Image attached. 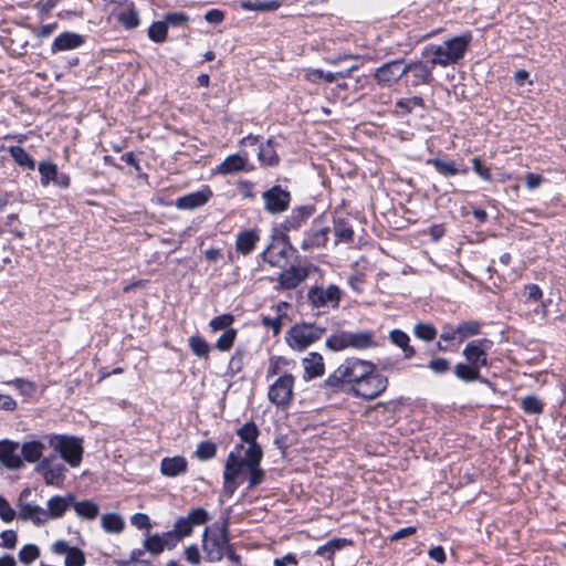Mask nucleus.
<instances>
[{
	"label": "nucleus",
	"instance_id": "6e6d98bb",
	"mask_svg": "<svg viewBox=\"0 0 566 566\" xmlns=\"http://www.w3.org/2000/svg\"><path fill=\"white\" fill-rule=\"evenodd\" d=\"M164 21L167 23V28L170 27H182L187 24L189 18L184 12H171L164 17Z\"/></svg>",
	"mask_w": 566,
	"mask_h": 566
},
{
	"label": "nucleus",
	"instance_id": "4be33fe9",
	"mask_svg": "<svg viewBox=\"0 0 566 566\" xmlns=\"http://www.w3.org/2000/svg\"><path fill=\"white\" fill-rule=\"evenodd\" d=\"M211 192L208 191H196L176 200V207L182 210H191L203 206L210 197Z\"/></svg>",
	"mask_w": 566,
	"mask_h": 566
},
{
	"label": "nucleus",
	"instance_id": "bb28decb",
	"mask_svg": "<svg viewBox=\"0 0 566 566\" xmlns=\"http://www.w3.org/2000/svg\"><path fill=\"white\" fill-rule=\"evenodd\" d=\"M259 240L255 230H245L238 234L235 241V250L243 255L250 254Z\"/></svg>",
	"mask_w": 566,
	"mask_h": 566
},
{
	"label": "nucleus",
	"instance_id": "20e7f679",
	"mask_svg": "<svg viewBox=\"0 0 566 566\" xmlns=\"http://www.w3.org/2000/svg\"><path fill=\"white\" fill-rule=\"evenodd\" d=\"M229 545L227 525L217 528L206 527L202 534V551L209 563H217L222 559Z\"/></svg>",
	"mask_w": 566,
	"mask_h": 566
},
{
	"label": "nucleus",
	"instance_id": "5701e85b",
	"mask_svg": "<svg viewBox=\"0 0 566 566\" xmlns=\"http://www.w3.org/2000/svg\"><path fill=\"white\" fill-rule=\"evenodd\" d=\"M287 248L285 244L277 242L272 243L263 253L262 258L272 266H283V261H286Z\"/></svg>",
	"mask_w": 566,
	"mask_h": 566
},
{
	"label": "nucleus",
	"instance_id": "f704fd0d",
	"mask_svg": "<svg viewBox=\"0 0 566 566\" xmlns=\"http://www.w3.org/2000/svg\"><path fill=\"white\" fill-rule=\"evenodd\" d=\"M258 156L264 166L276 165L279 163V156L275 151L274 140L269 139L266 144L261 145Z\"/></svg>",
	"mask_w": 566,
	"mask_h": 566
},
{
	"label": "nucleus",
	"instance_id": "6e6552de",
	"mask_svg": "<svg viewBox=\"0 0 566 566\" xmlns=\"http://www.w3.org/2000/svg\"><path fill=\"white\" fill-rule=\"evenodd\" d=\"M407 73L406 61L403 59H397L377 67L374 72V78L379 86L391 87Z\"/></svg>",
	"mask_w": 566,
	"mask_h": 566
},
{
	"label": "nucleus",
	"instance_id": "5fc2aeb1",
	"mask_svg": "<svg viewBox=\"0 0 566 566\" xmlns=\"http://www.w3.org/2000/svg\"><path fill=\"white\" fill-rule=\"evenodd\" d=\"M261 322L263 326L271 328L274 335H277L283 325V314H276L274 317L262 315Z\"/></svg>",
	"mask_w": 566,
	"mask_h": 566
},
{
	"label": "nucleus",
	"instance_id": "8fccbe9b",
	"mask_svg": "<svg viewBox=\"0 0 566 566\" xmlns=\"http://www.w3.org/2000/svg\"><path fill=\"white\" fill-rule=\"evenodd\" d=\"M39 556L40 549L34 544H27L19 552V559L25 565L33 563Z\"/></svg>",
	"mask_w": 566,
	"mask_h": 566
},
{
	"label": "nucleus",
	"instance_id": "e2e57ef3",
	"mask_svg": "<svg viewBox=\"0 0 566 566\" xmlns=\"http://www.w3.org/2000/svg\"><path fill=\"white\" fill-rule=\"evenodd\" d=\"M17 533L12 530L3 531L0 534V546L4 548H13L17 544Z\"/></svg>",
	"mask_w": 566,
	"mask_h": 566
},
{
	"label": "nucleus",
	"instance_id": "49530a36",
	"mask_svg": "<svg viewBox=\"0 0 566 566\" xmlns=\"http://www.w3.org/2000/svg\"><path fill=\"white\" fill-rule=\"evenodd\" d=\"M349 332H339L326 339V346L332 350H342L349 347Z\"/></svg>",
	"mask_w": 566,
	"mask_h": 566
},
{
	"label": "nucleus",
	"instance_id": "0eeeda50",
	"mask_svg": "<svg viewBox=\"0 0 566 566\" xmlns=\"http://www.w3.org/2000/svg\"><path fill=\"white\" fill-rule=\"evenodd\" d=\"M294 377L290 374L279 376L268 390V398L277 408H285L293 398Z\"/></svg>",
	"mask_w": 566,
	"mask_h": 566
},
{
	"label": "nucleus",
	"instance_id": "9d476101",
	"mask_svg": "<svg viewBox=\"0 0 566 566\" xmlns=\"http://www.w3.org/2000/svg\"><path fill=\"white\" fill-rule=\"evenodd\" d=\"M210 516L207 510L202 507H196L190 510L186 516H180L176 520L172 531L179 539L190 536L193 527L203 525L209 521Z\"/></svg>",
	"mask_w": 566,
	"mask_h": 566
},
{
	"label": "nucleus",
	"instance_id": "aec40b11",
	"mask_svg": "<svg viewBox=\"0 0 566 566\" xmlns=\"http://www.w3.org/2000/svg\"><path fill=\"white\" fill-rule=\"evenodd\" d=\"M188 469L187 460L181 455L164 458L160 463V472L165 476L174 478L186 473Z\"/></svg>",
	"mask_w": 566,
	"mask_h": 566
},
{
	"label": "nucleus",
	"instance_id": "e433bc0d",
	"mask_svg": "<svg viewBox=\"0 0 566 566\" xmlns=\"http://www.w3.org/2000/svg\"><path fill=\"white\" fill-rule=\"evenodd\" d=\"M72 506L74 507L76 514L81 517L93 520L98 514V506L92 501H80L76 502L75 500L72 503Z\"/></svg>",
	"mask_w": 566,
	"mask_h": 566
},
{
	"label": "nucleus",
	"instance_id": "ea45409f",
	"mask_svg": "<svg viewBox=\"0 0 566 566\" xmlns=\"http://www.w3.org/2000/svg\"><path fill=\"white\" fill-rule=\"evenodd\" d=\"M438 172L444 176H455L459 172L467 174L468 169L464 168L462 170L457 169L454 161L449 160L444 161L439 158H433L429 161Z\"/></svg>",
	"mask_w": 566,
	"mask_h": 566
},
{
	"label": "nucleus",
	"instance_id": "ddd939ff",
	"mask_svg": "<svg viewBox=\"0 0 566 566\" xmlns=\"http://www.w3.org/2000/svg\"><path fill=\"white\" fill-rule=\"evenodd\" d=\"M264 208L269 213L277 214L289 208L291 195L281 186H273L262 195Z\"/></svg>",
	"mask_w": 566,
	"mask_h": 566
},
{
	"label": "nucleus",
	"instance_id": "a878e982",
	"mask_svg": "<svg viewBox=\"0 0 566 566\" xmlns=\"http://www.w3.org/2000/svg\"><path fill=\"white\" fill-rule=\"evenodd\" d=\"M349 347L355 349H367L377 346L375 334L370 331L349 332Z\"/></svg>",
	"mask_w": 566,
	"mask_h": 566
},
{
	"label": "nucleus",
	"instance_id": "338daca9",
	"mask_svg": "<svg viewBox=\"0 0 566 566\" xmlns=\"http://www.w3.org/2000/svg\"><path fill=\"white\" fill-rule=\"evenodd\" d=\"M472 164H473V170L474 172L482 179L484 180H491V172H490V169L485 166H483L482 161L480 160V158L478 157H474L472 159Z\"/></svg>",
	"mask_w": 566,
	"mask_h": 566
},
{
	"label": "nucleus",
	"instance_id": "680f3d73",
	"mask_svg": "<svg viewBox=\"0 0 566 566\" xmlns=\"http://www.w3.org/2000/svg\"><path fill=\"white\" fill-rule=\"evenodd\" d=\"M15 517V511L12 509L10 503L2 496H0V518L9 523Z\"/></svg>",
	"mask_w": 566,
	"mask_h": 566
},
{
	"label": "nucleus",
	"instance_id": "69168bd1",
	"mask_svg": "<svg viewBox=\"0 0 566 566\" xmlns=\"http://www.w3.org/2000/svg\"><path fill=\"white\" fill-rule=\"evenodd\" d=\"M130 522L135 527L139 530H148L151 526L148 515L144 513L134 514L130 518Z\"/></svg>",
	"mask_w": 566,
	"mask_h": 566
},
{
	"label": "nucleus",
	"instance_id": "c03bdc74",
	"mask_svg": "<svg viewBox=\"0 0 566 566\" xmlns=\"http://www.w3.org/2000/svg\"><path fill=\"white\" fill-rule=\"evenodd\" d=\"M521 408L526 413L539 415L544 410V403L536 396L530 395V396L524 397L521 400Z\"/></svg>",
	"mask_w": 566,
	"mask_h": 566
},
{
	"label": "nucleus",
	"instance_id": "dca6fc26",
	"mask_svg": "<svg viewBox=\"0 0 566 566\" xmlns=\"http://www.w3.org/2000/svg\"><path fill=\"white\" fill-rule=\"evenodd\" d=\"M53 553L57 555H65L64 566H84L86 558L83 551L77 547H72L67 542L60 539L53 544Z\"/></svg>",
	"mask_w": 566,
	"mask_h": 566
},
{
	"label": "nucleus",
	"instance_id": "f3484780",
	"mask_svg": "<svg viewBox=\"0 0 566 566\" xmlns=\"http://www.w3.org/2000/svg\"><path fill=\"white\" fill-rule=\"evenodd\" d=\"M406 66L408 69V73L411 75V84L413 86L430 84L433 81L432 76V67L428 66L421 61L416 62H406Z\"/></svg>",
	"mask_w": 566,
	"mask_h": 566
},
{
	"label": "nucleus",
	"instance_id": "2eb2a0df",
	"mask_svg": "<svg viewBox=\"0 0 566 566\" xmlns=\"http://www.w3.org/2000/svg\"><path fill=\"white\" fill-rule=\"evenodd\" d=\"M20 443L3 440L0 441V461L10 470H19L23 467V459L21 458Z\"/></svg>",
	"mask_w": 566,
	"mask_h": 566
},
{
	"label": "nucleus",
	"instance_id": "4c0bfd02",
	"mask_svg": "<svg viewBox=\"0 0 566 566\" xmlns=\"http://www.w3.org/2000/svg\"><path fill=\"white\" fill-rule=\"evenodd\" d=\"M101 523L102 527L107 533H120L125 526L123 518L114 513L104 514L101 518Z\"/></svg>",
	"mask_w": 566,
	"mask_h": 566
},
{
	"label": "nucleus",
	"instance_id": "c85d7f7f",
	"mask_svg": "<svg viewBox=\"0 0 566 566\" xmlns=\"http://www.w3.org/2000/svg\"><path fill=\"white\" fill-rule=\"evenodd\" d=\"M8 151L19 167L28 170L35 169V160L21 146H10Z\"/></svg>",
	"mask_w": 566,
	"mask_h": 566
},
{
	"label": "nucleus",
	"instance_id": "b1692460",
	"mask_svg": "<svg viewBox=\"0 0 566 566\" xmlns=\"http://www.w3.org/2000/svg\"><path fill=\"white\" fill-rule=\"evenodd\" d=\"M389 339L395 346L402 350L406 359H410L416 355L415 347L410 345V337L403 331L398 328L390 331Z\"/></svg>",
	"mask_w": 566,
	"mask_h": 566
},
{
	"label": "nucleus",
	"instance_id": "c9c22d12",
	"mask_svg": "<svg viewBox=\"0 0 566 566\" xmlns=\"http://www.w3.org/2000/svg\"><path fill=\"white\" fill-rule=\"evenodd\" d=\"M454 375L463 381H474L480 379V369L469 363H459L454 366Z\"/></svg>",
	"mask_w": 566,
	"mask_h": 566
},
{
	"label": "nucleus",
	"instance_id": "864d4df0",
	"mask_svg": "<svg viewBox=\"0 0 566 566\" xmlns=\"http://www.w3.org/2000/svg\"><path fill=\"white\" fill-rule=\"evenodd\" d=\"M10 386L17 388L23 396H32L35 392V385L29 380L17 378L7 382Z\"/></svg>",
	"mask_w": 566,
	"mask_h": 566
},
{
	"label": "nucleus",
	"instance_id": "bf43d9fd",
	"mask_svg": "<svg viewBox=\"0 0 566 566\" xmlns=\"http://www.w3.org/2000/svg\"><path fill=\"white\" fill-rule=\"evenodd\" d=\"M233 316L231 314H222L216 316L210 321V327L213 331H221L228 328L233 323Z\"/></svg>",
	"mask_w": 566,
	"mask_h": 566
},
{
	"label": "nucleus",
	"instance_id": "0e129e2a",
	"mask_svg": "<svg viewBox=\"0 0 566 566\" xmlns=\"http://www.w3.org/2000/svg\"><path fill=\"white\" fill-rule=\"evenodd\" d=\"M159 536H160L164 549L174 548L177 545V543L180 541L172 530L161 533V534H159Z\"/></svg>",
	"mask_w": 566,
	"mask_h": 566
},
{
	"label": "nucleus",
	"instance_id": "72a5a7b5",
	"mask_svg": "<svg viewBox=\"0 0 566 566\" xmlns=\"http://www.w3.org/2000/svg\"><path fill=\"white\" fill-rule=\"evenodd\" d=\"M480 332L481 324L476 321H465L455 326V333L459 342H463L471 336L479 335Z\"/></svg>",
	"mask_w": 566,
	"mask_h": 566
},
{
	"label": "nucleus",
	"instance_id": "603ef678",
	"mask_svg": "<svg viewBox=\"0 0 566 566\" xmlns=\"http://www.w3.org/2000/svg\"><path fill=\"white\" fill-rule=\"evenodd\" d=\"M217 453V446L211 441L200 442L196 450V455L202 461L212 459Z\"/></svg>",
	"mask_w": 566,
	"mask_h": 566
},
{
	"label": "nucleus",
	"instance_id": "09e8293b",
	"mask_svg": "<svg viewBox=\"0 0 566 566\" xmlns=\"http://www.w3.org/2000/svg\"><path fill=\"white\" fill-rule=\"evenodd\" d=\"M352 545V541L347 538H333L328 541L326 544L321 546V555L328 553V558L331 559L333 554L336 551L343 549L346 546Z\"/></svg>",
	"mask_w": 566,
	"mask_h": 566
},
{
	"label": "nucleus",
	"instance_id": "c756f323",
	"mask_svg": "<svg viewBox=\"0 0 566 566\" xmlns=\"http://www.w3.org/2000/svg\"><path fill=\"white\" fill-rule=\"evenodd\" d=\"M237 434L242 441L241 444L245 443V447L255 446L256 448H261L256 442L259 429L253 421L245 422L237 430Z\"/></svg>",
	"mask_w": 566,
	"mask_h": 566
},
{
	"label": "nucleus",
	"instance_id": "393cba45",
	"mask_svg": "<svg viewBox=\"0 0 566 566\" xmlns=\"http://www.w3.org/2000/svg\"><path fill=\"white\" fill-rule=\"evenodd\" d=\"M306 275L307 273L304 269L291 268L280 274V287L284 290L294 289L306 277Z\"/></svg>",
	"mask_w": 566,
	"mask_h": 566
},
{
	"label": "nucleus",
	"instance_id": "1a4fd4ad",
	"mask_svg": "<svg viewBox=\"0 0 566 566\" xmlns=\"http://www.w3.org/2000/svg\"><path fill=\"white\" fill-rule=\"evenodd\" d=\"M318 339V327L314 324H296L286 336V342L291 348L305 350L310 345Z\"/></svg>",
	"mask_w": 566,
	"mask_h": 566
},
{
	"label": "nucleus",
	"instance_id": "a211bd4d",
	"mask_svg": "<svg viewBox=\"0 0 566 566\" xmlns=\"http://www.w3.org/2000/svg\"><path fill=\"white\" fill-rule=\"evenodd\" d=\"M84 43V38L74 32H62L59 34L52 45L51 52L54 54L60 51H70L80 48Z\"/></svg>",
	"mask_w": 566,
	"mask_h": 566
},
{
	"label": "nucleus",
	"instance_id": "37998d69",
	"mask_svg": "<svg viewBox=\"0 0 566 566\" xmlns=\"http://www.w3.org/2000/svg\"><path fill=\"white\" fill-rule=\"evenodd\" d=\"M413 335L424 342H431L437 336V328L432 324L418 323L413 326Z\"/></svg>",
	"mask_w": 566,
	"mask_h": 566
},
{
	"label": "nucleus",
	"instance_id": "4d7b16f0",
	"mask_svg": "<svg viewBox=\"0 0 566 566\" xmlns=\"http://www.w3.org/2000/svg\"><path fill=\"white\" fill-rule=\"evenodd\" d=\"M145 548L151 554L158 555L164 552V546L161 544V539L159 534L149 535L144 542Z\"/></svg>",
	"mask_w": 566,
	"mask_h": 566
},
{
	"label": "nucleus",
	"instance_id": "58836bf2",
	"mask_svg": "<svg viewBox=\"0 0 566 566\" xmlns=\"http://www.w3.org/2000/svg\"><path fill=\"white\" fill-rule=\"evenodd\" d=\"M314 212V205L297 207L293 209L287 222L291 224V227L297 228L305 219L311 217Z\"/></svg>",
	"mask_w": 566,
	"mask_h": 566
},
{
	"label": "nucleus",
	"instance_id": "9b49d317",
	"mask_svg": "<svg viewBox=\"0 0 566 566\" xmlns=\"http://www.w3.org/2000/svg\"><path fill=\"white\" fill-rule=\"evenodd\" d=\"M35 470L41 474L48 485H61L65 479V467L56 462L55 455L51 454L43 458L35 467Z\"/></svg>",
	"mask_w": 566,
	"mask_h": 566
},
{
	"label": "nucleus",
	"instance_id": "423d86ee",
	"mask_svg": "<svg viewBox=\"0 0 566 566\" xmlns=\"http://www.w3.org/2000/svg\"><path fill=\"white\" fill-rule=\"evenodd\" d=\"M50 443L71 467L80 465L83 455L82 440L75 437L57 436Z\"/></svg>",
	"mask_w": 566,
	"mask_h": 566
},
{
	"label": "nucleus",
	"instance_id": "774afa93",
	"mask_svg": "<svg viewBox=\"0 0 566 566\" xmlns=\"http://www.w3.org/2000/svg\"><path fill=\"white\" fill-rule=\"evenodd\" d=\"M185 557L191 565H199L201 562V555L197 545H190L185 551Z\"/></svg>",
	"mask_w": 566,
	"mask_h": 566
},
{
	"label": "nucleus",
	"instance_id": "6ab92c4d",
	"mask_svg": "<svg viewBox=\"0 0 566 566\" xmlns=\"http://www.w3.org/2000/svg\"><path fill=\"white\" fill-rule=\"evenodd\" d=\"M73 501L74 496L70 494L66 496H52L48 501V507L45 509L48 521L62 517Z\"/></svg>",
	"mask_w": 566,
	"mask_h": 566
},
{
	"label": "nucleus",
	"instance_id": "de8ad7c7",
	"mask_svg": "<svg viewBox=\"0 0 566 566\" xmlns=\"http://www.w3.org/2000/svg\"><path fill=\"white\" fill-rule=\"evenodd\" d=\"M316 354L311 353L308 357L303 358L304 378L310 380L318 376V360L315 359Z\"/></svg>",
	"mask_w": 566,
	"mask_h": 566
},
{
	"label": "nucleus",
	"instance_id": "f257e3e1",
	"mask_svg": "<svg viewBox=\"0 0 566 566\" xmlns=\"http://www.w3.org/2000/svg\"><path fill=\"white\" fill-rule=\"evenodd\" d=\"M262 457V449L255 446L237 444L234 447L227 457L223 470V491L227 495L231 496L245 480L249 490L264 481L265 473L261 469Z\"/></svg>",
	"mask_w": 566,
	"mask_h": 566
},
{
	"label": "nucleus",
	"instance_id": "4468645a",
	"mask_svg": "<svg viewBox=\"0 0 566 566\" xmlns=\"http://www.w3.org/2000/svg\"><path fill=\"white\" fill-rule=\"evenodd\" d=\"M30 494L28 489L23 490L19 499V518L22 521H31L34 525L40 526L48 522L45 509L34 503H25L23 496Z\"/></svg>",
	"mask_w": 566,
	"mask_h": 566
},
{
	"label": "nucleus",
	"instance_id": "79ce46f5",
	"mask_svg": "<svg viewBox=\"0 0 566 566\" xmlns=\"http://www.w3.org/2000/svg\"><path fill=\"white\" fill-rule=\"evenodd\" d=\"M189 347L198 357L208 358L210 352L209 343L201 336L195 335L189 338Z\"/></svg>",
	"mask_w": 566,
	"mask_h": 566
},
{
	"label": "nucleus",
	"instance_id": "f03ea898",
	"mask_svg": "<svg viewBox=\"0 0 566 566\" xmlns=\"http://www.w3.org/2000/svg\"><path fill=\"white\" fill-rule=\"evenodd\" d=\"M371 363L358 358L346 359L334 373L325 380L324 386L337 388L343 385H350V391L354 385L370 373Z\"/></svg>",
	"mask_w": 566,
	"mask_h": 566
},
{
	"label": "nucleus",
	"instance_id": "052dcab7",
	"mask_svg": "<svg viewBox=\"0 0 566 566\" xmlns=\"http://www.w3.org/2000/svg\"><path fill=\"white\" fill-rule=\"evenodd\" d=\"M428 367L434 374H444L450 369V361L443 357H436L429 361Z\"/></svg>",
	"mask_w": 566,
	"mask_h": 566
},
{
	"label": "nucleus",
	"instance_id": "2f4dec72",
	"mask_svg": "<svg viewBox=\"0 0 566 566\" xmlns=\"http://www.w3.org/2000/svg\"><path fill=\"white\" fill-rule=\"evenodd\" d=\"M245 165V159L239 155L228 156L219 166L218 172L229 175L242 170Z\"/></svg>",
	"mask_w": 566,
	"mask_h": 566
},
{
	"label": "nucleus",
	"instance_id": "39448f33",
	"mask_svg": "<svg viewBox=\"0 0 566 566\" xmlns=\"http://www.w3.org/2000/svg\"><path fill=\"white\" fill-rule=\"evenodd\" d=\"M388 379L386 376L375 373V366L371 365L370 373H367L357 385H354L352 392L356 397L373 400L386 390Z\"/></svg>",
	"mask_w": 566,
	"mask_h": 566
},
{
	"label": "nucleus",
	"instance_id": "a18cd8bd",
	"mask_svg": "<svg viewBox=\"0 0 566 566\" xmlns=\"http://www.w3.org/2000/svg\"><path fill=\"white\" fill-rule=\"evenodd\" d=\"M167 32V23L164 20L156 21L149 27L148 36L155 43H163L166 41Z\"/></svg>",
	"mask_w": 566,
	"mask_h": 566
},
{
	"label": "nucleus",
	"instance_id": "3c124183",
	"mask_svg": "<svg viewBox=\"0 0 566 566\" xmlns=\"http://www.w3.org/2000/svg\"><path fill=\"white\" fill-rule=\"evenodd\" d=\"M237 337V331L228 328L217 340L216 347L221 352H228L233 346Z\"/></svg>",
	"mask_w": 566,
	"mask_h": 566
},
{
	"label": "nucleus",
	"instance_id": "f8f14e48",
	"mask_svg": "<svg viewBox=\"0 0 566 566\" xmlns=\"http://www.w3.org/2000/svg\"><path fill=\"white\" fill-rule=\"evenodd\" d=\"M492 342L486 338H481L468 343L462 352L467 361L480 369L488 366V350L491 349Z\"/></svg>",
	"mask_w": 566,
	"mask_h": 566
},
{
	"label": "nucleus",
	"instance_id": "13d9d810",
	"mask_svg": "<svg viewBox=\"0 0 566 566\" xmlns=\"http://www.w3.org/2000/svg\"><path fill=\"white\" fill-rule=\"evenodd\" d=\"M396 106L402 108L406 113H410L416 107H422L423 99L419 96L401 98L396 103Z\"/></svg>",
	"mask_w": 566,
	"mask_h": 566
},
{
	"label": "nucleus",
	"instance_id": "cd10ccee",
	"mask_svg": "<svg viewBox=\"0 0 566 566\" xmlns=\"http://www.w3.org/2000/svg\"><path fill=\"white\" fill-rule=\"evenodd\" d=\"M126 8L118 13L117 20L118 22L127 30H134L136 29L139 23V13L136 10L133 2L125 0Z\"/></svg>",
	"mask_w": 566,
	"mask_h": 566
},
{
	"label": "nucleus",
	"instance_id": "7ed1b4c3",
	"mask_svg": "<svg viewBox=\"0 0 566 566\" xmlns=\"http://www.w3.org/2000/svg\"><path fill=\"white\" fill-rule=\"evenodd\" d=\"M470 41L471 35L464 34L454 36L440 45H431L427 49V51L432 55L430 59L431 65L447 66L449 64L457 63L463 57Z\"/></svg>",
	"mask_w": 566,
	"mask_h": 566
},
{
	"label": "nucleus",
	"instance_id": "a19ab883",
	"mask_svg": "<svg viewBox=\"0 0 566 566\" xmlns=\"http://www.w3.org/2000/svg\"><path fill=\"white\" fill-rule=\"evenodd\" d=\"M340 294L339 287L333 284L325 291L321 290V306L331 305L333 308L338 307Z\"/></svg>",
	"mask_w": 566,
	"mask_h": 566
},
{
	"label": "nucleus",
	"instance_id": "7c9ffc66",
	"mask_svg": "<svg viewBox=\"0 0 566 566\" xmlns=\"http://www.w3.org/2000/svg\"><path fill=\"white\" fill-rule=\"evenodd\" d=\"M40 172V184L43 187L49 186L50 182L56 180L59 169L57 165L51 160H42L38 166Z\"/></svg>",
	"mask_w": 566,
	"mask_h": 566
},
{
	"label": "nucleus",
	"instance_id": "473e14b6",
	"mask_svg": "<svg viewBox=\"0 0 566 566\" xmlns=\"http://www.w3.org/2000/svg\"><path fill=\"white\" fill-rule=\"evenodd\" d=\"M282 6L279 0H270V1H249L242 0L240 1V7L247 11H275Z\"/></svg>",
	"mask_w": 566,
	"mask_h": 566
},
{
	"label": "nucleus",
	"instance_id": "412c9836",
	"mask_svg": "<svg viewBox=\"0 0 566 566\" xmlns=\"http://www.w3.org/2000/svg\"><path fill=\"white\" fill-rule=\"evenodd\" d=\"M45 450L44 442L40 440L25 441L20 446V454L23 462L29 463L40 462Z\"/></svg>",
	"mask_w": 566,
	"mask_h": 566
}]
</instances>
